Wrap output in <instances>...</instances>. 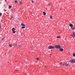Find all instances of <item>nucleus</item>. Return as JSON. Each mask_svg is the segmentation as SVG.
<instances>
[{"label": "nucleus", "instance_id": "1", "mask_svg": "<svg viewBox=\"0 0 75 75\" xmlns=\"http://www.w3.org/2000/svg\"><path fill=\"white\" fill-rule=\"evenodd\" d=\"M69 26L71 27V29H72V30H75V28L74 27V25L72 24H70L69 25Z\"/></svg>", "mask_w": 75, "mask_h": 75}, {"label": "nucleus", "instance_id": "2", "mask_svg": "<svg viewBox=\"0 0 75 75\" xmlns=\"http://www.w3.org/2000/svg\"><path fill=\"white\" fill-rule=\"evenodd\" d=\"M54 47H55V48H58L59 49V48H61V46H60L59 45H56L54 46Z\"/></svg>", "mask_w": 75, "mask_h": 75}, {"label": "nucleus", "instance_id": "3", "mask_svg": "<svg viewBox=\"0 0 75 75\" xmlns=\"http://www.w3.org/2000/svg\"><path fill=\"white\" fill-rule=\"evenodd\" d=\"M54 48H55V47L52 46H50L48 47V49H54Z\"/></svg>", "mask_w": 75, "mask_h": 75}, {"label": "nucleus", "instance_id": "4", "mask_svg": "<svg viewBox=\"0 0 75 75\" xmlns=\"http://www.w3.org/2000/svg\"><path fill=\"white\" fill-rule=\"evenodd\" d=\"M12 33L13 34H15L16 33V31H15V28H13L12 29Z\"/></svg>", "mask_w": 75, "mask_h": 75}, {"label": "nucleus", "instance_id": "5", "mask_svg": "<svg viewBox=\"0 0 75 75\" xmlns=\"http://www.w3.org/2000/svg\"><path fill=\"white\" fill-rule=\"evenodd\" d=\"M70 62H71V63H75V59H73L71 60H70Z\"/></svg>", "mask_w": 75, "mask_h": 75}, {"label": "nucleus", "instance_id": "6", "mask_svg": "<svg viewBox=\"0 0 75 75\" xmlns=\"http://www.w3.org/2000/svg\"><path fill=\"white\" fill-rule=\"evenodd\" d=\"M69 65V64L64 63L63 64V66H68Z\"/></svg>", "mask_w": 75, "mask_h": 75}, {"label": "nucleus", "instance_id": "7", "mask_svg": "<svg viewBox=\"0 0 75 75\" xmlns=\"http://www.w3.org/2000/svg\"><path fill=\"white\" fill-rule=\"evenodd\" d=\"M15 46H16V47H21V46L18 45H17V44H15Z\"/></svg>", "mask_w": 75, "mask_h": 75}, {"label": "nucleus", "instance_id": "8", "mask_svg": "<svg viewBox=\"0 0 75 75\" xmlns=\"http://www.w3.org/2000/svg\"><path fill=\"white\" fill-rule=\"evenodd\" d=\"M72 37H73V38H75V33L74 32L73 33Z\"/></svg>", "mask_w": 75, "mask_h": 75}, {"label": "nucleus", "instance_id": "9", "mask_svg": "<svg viewBox=\"0 0 75 75\" xmlns=\"http://www.w3.org/2000/svg\"><path fill=\"white\" fill-rule=\"evenodd\" d=\"M9 13H12L13 12V9H11L10 10L8 11Z\"/></svg>", "mask_w": 75, "mask_h": 75}, {"label": "nucleus", "instance_id": "10", "mask_svg": "<svg viewBox=\"0 0 75 75\" xmlns=\"http://www.w3.org/2000/svg\"><path fill=\"white\" fill-rule=\"evenodd\" d=\"M59 49L60 51H64V50H63V49L62 48H60Z\"/></svg>", "mask_w": 75, "mask_h": 75}, {"label": "nucleus", "instance_id": "11", "mask_svg": "<svg viewBox=\"0 0 75 75\" xmlns=\"http://www.w3.org/2000/svg\"><path fill=\"white\" fill-rule=\"evenodd\" d=\"M21 25H22V26L25 27V25L23 23H21Z\"/></svg>", "mask_w": 75, "mask_h": 75}, {"label": "nucleus", "instance_id": "12", "mask_svg": "<svg viewBox=\"0 0 75 75\" xmlns=\"http://www.w3.org/2000/svg\"><path fill=\"white\" fill-rule=\"evenodd\" d=\"M43 13L44 16H45V15H46V13L45 12H43Z\"/></svg>", "mask_w": 75, "mask_h": 75}, {"label": "nucleus", "instance_id": "13", "mask_svg": "<svg viewBox=\"0 0 75 75\" xmlns=\"http://www.w3.org/2000/svg\"><path fill=\"white\" fill-rule=\"evenodd\" d=\"M22 4H23V3L21 2H19V4H20V5Z\"/></svg>", "mask_w": 75, "mask_h": 75}, {"label": "nucleus", "instance_id": "14", "mask_svg": "<svg viewBox=\"0 0 75 75\" xmlns=\"http://www.w3.org/2000/svg\"><path fill=\"white\" fill-rule=\"evenodd\" d=\"M11 8V6H9V8L10 9Z\"/></svg>", "mask_w": 75, "mask_h": 75}, {"label": "nucleus", "instance_id": "15", "mask_svg": "<svg viewBox=\"0 0 75 75\" xmlns=\"http://www.w3.org/2000/svg\"><path fill=\"white\" fill-rule=\"evenodd\" d=\"M9 46L10 47H12V45L10 44L9 45Z\"/></svg>", "mask_w": 75, "mask_h": 75}, {"label": "nucleus", "instance_id": "16", "mask_svg": "<svg viewBox=\"0 0 75 75\" xmlns=\"http://www.w3.org/2000/svg\"><path fill=\"white\" fill-rule=\"evenodd\" d=\"M25 26H23L21 27V28H25Z\"/></svg>", "mask_w": 75, "mask_h": 75}, {"label": "nucleus", "instance_id": "17", "mask_svg": "<svg viewBox=\"0 0 75 75\" xmlns=\"http://www.w3.org/2000/svg\"><path fill=\"white\" fill-rule=\"evenodd\" d=\"M1 15H2V13H0V17L1 16Z\"/></svg>", "mask_w": 75, "mask_h": 75}, {"label": "nucleus", "instance_id": "18", "mask_svg": "<svg viewBox=\"0 0 75 75\" xmlns=\"http://www.w3.org/2000/svg\"><path fill=\"white\" fill-rule=\"evenodd\" d=\"M73 56H74V57H75V53H74L73 54Z\"/></svg>", "mask_w": 75, "mask_h": 75}, {"label": "nucleus", "instance_id": "19", "mask_svg": "<svg viewBox=\"0 0 75 75\" xmlns=\"http://www.w3.org/2000/svg\"><path fill=\"white\" fill-rule=\"evenodd\" d=\"M50 18H51V19H52V16H50Z\"/></svg>", "mask_w": 75, "mask_h": 75}, {"label": "nucleus", "instance_id": "20", "mask_svg": "<svg viewBox=\"0 0 75 75\" xmlns=\"http://www.w3.org/2000/svg\"><path fill=\"white\" fill-rule=\"evenodd\" d=\"M60 38V36H59L57 37V38Z\"/></svg>", "mask_w": 75, "mask_h": 75}, {"label": "nucleus", "instance_id": "21", "mask_svg": "<svg viewBox=\"0 0 75 75\" xmlns=\"http://www.w3.org/2000/svg\"><path fill=\"white\" fill-rule=\"evenodd\" d=\"M15 2L16 3H17V1H15Z\"/></svg>", "mask_w": 75, "mask_h": 75}, {"label": "nucleus", "instance_id": "22", "mask_svg": "<svg viewBox=\"0 0 75 75\" xmlns=\"http://www.w3.org/2000/svg\"><path fill=\"white\" fill-rule=\"evenodd\" d=\"M37 60H38V61L39 60V59H38V58H37Z\"/></svg>", "mask_w": 75, "mask_h": 75}, {"label": "nucleus", "instance_id": "23", "mask_svg": "<svg viewBox=\"0 0 75 75\" xmlns=\"http://www.w3.org/2000/svg\"><path fill=\"white\" fill-rule=\"evenodd\" d=\"M1 40H4V38H2Z\"/></svg>", "mask_w": 75, "mask_h": 75}, {"label": "nucleus", "instance_id": "24", "mask_svg": "<svg viewBox=\"0 0 75 75\" xmlns=\"http://www.w3.org/2000/svg\"><path fill=\"white\" fill-rule=\"evenodd\" d=\"M62 64V62H61L60 63H59V64L60 65H61V64Z\"/></svg>", "mask_w": 75, "mask_h": 75}, {"label": "nucleus", "instance_id": "25", "mask_svg": "<svg viewBox=\"0 0 75 75\" xmlns=\"http://www.w3.org/2000/svg\"><path fill=\"white\" fill-rule=\"evenodd\" d=\"M32 3H34V1H32Z\"/></svg>", "mask_w": 75, "mask_h": 75}, {"label": "nucleus", "instance_id": "26", "mask_svg": "<svg viewBox=\"0 0 75 75\" xmlns=\"http://www.w3.org/2000/svg\"><path fill=\"white\" fill-rule=\"evenodd\" d=\"M50 4H48V6H50Z\"/></svg>", "mask_w": 75, "mask_h": 75}, {"label": "nucleus", "instance_id": "27", "mask_svg": "<svg viewBox=\"0 0 75 75\" xmlns=\"http://www.w3.org/2000/svg\"><path fill=\"white\" fill-rule=\"evenodd\" d=\"M0 28H1V25H0Z\"/></svg>", "mask_w": 75, "mask_h": 75}]
</instances>
